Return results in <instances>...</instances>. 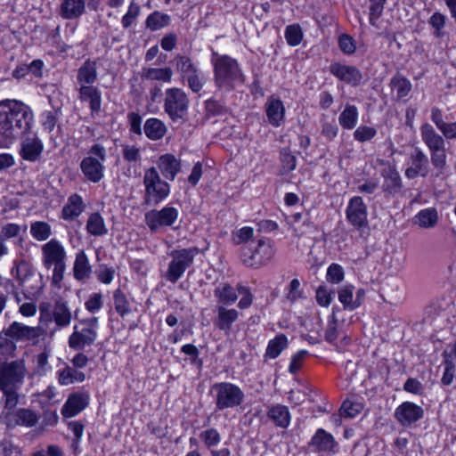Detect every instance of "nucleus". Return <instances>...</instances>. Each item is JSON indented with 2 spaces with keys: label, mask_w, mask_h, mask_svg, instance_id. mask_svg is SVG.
<instances>
[{
  "label": "nucleus",
  "mask_w": 456,
  "mask_h": 456,
  "mask_svg": "<svg viewBox=\"0 0 456 456\" xmlns=\"http://www.w3.org/2000/svg\"><path fill=\"white\" fill-rule=\"evenodd\" d=\"M33 112L25 103L15 100L0 102V134L13 141L31 128Z\"/></svg>",
  "instance_id": "1"
},
{
  "label": "nucleus",
  "mask_w": 456,
  "mask_h": 456,
  "mask_svg": "<svg viewBox=\"0 0 456 456\" xmlns=\"http://www.w3.org/2000/svg\"><path fill=\"white\" fill-rule=\"evenodd\" d=\"M42 259L46 269L53 266L52 283L61 288L66 270V251L63 246L56 239H52L42 246Z\"/></svg>",
  "instance_id": "2"
},
{
  "label": "nucleus",
  "mask_w": 456,
  "mask_h": 456,
  "mask_svg": "<svg viewBox=\"0 0 456 456\" xmlns=\"http://www.w3.org/2000/svg\"><path fill=\"white\" fill-rule=\"evenodd\" d=\"M420 135L423 142L430 152V161L435 168L443 172L446 166L445 141L441 134L429 124L420 126Z\"/></svg>",
  "instance_id": "3"
},
{
  "label": "nucleus",
  "mask_w": 456,
  "mask_h": 456,
  "mask_svg": "<svg viewBox=\"0 0 456 456\" xmlns=\"http://www.w3.org/2000/svg\"><path fill=\"white\" fill-rule=\"evenodd\" d=\"M164 111L173 123L183 124L189 110V98L181 88L172 87L165 92Z\"/></svg>",
  "instance_id": "4"
},
{
  "label": "nucleus",
  "mask_w": 456,
  "mask_h": 456,
  "mask_svg": "<svg viewBox=\"0 0 456 456\" xmlns=\"http://www.w3.org/2000/svg\"><path fill=\"white\" fill-rule=\"evenodd\" d=\"M143 185L144 204L147 206H156L163 201L170 192L169 184L161 179L158 170L152 167L144 171Z\"/></svg>",
  "instance_id": "5"
},
{
  "label": "nucleus",
  "mask_w": 456,
  "mask_h": 456,
  "mask_svg": "<svg viewBox=\"0 0 456 456\" xmlns=\"http://www.w3.org/2000/svg\"><path fill=\"white\" fill-rule=\"evenodd\" d=\"M98 318L91 317L79 321L73 328L69 338V346L77 351H83L94 345L97 338Z\"/></svg>",
  "instance_id": "6"
},
{
  "label": "nucleus",
  "mask_w": 456,
  "mask_h": 456,
  "mask_svg": "<svg viewBox=\"0 0 456 456\" xmlns=\"http://www.w3.org/2000/svg\"><path fill=\"white\" fill-rule=\"evenodd\" d=\"M199 248L196 247L175 249L170 252L171 261L166 273V279L175 283L190 267L198 255Z\"/></svg>",
  "instance_id": "7"
},
{
  "label": "nucleus",
  "mask_w": 456,
  "mask_h": 456,
  "mask_svg": "<svg viewBox=\"0 0 456 456\" xmlns=\"http://www.w3.org/2000/svg\"><path fill=\"white\" fill-rule=\"evenodd\" d=\"M80 163L84 175L93 183H98L103 177L102 162L106 159V150L101 144H94Z\"/></svg>",
  "instance_id": "8"
},
{
  "label": "nucleus",
  "mask_w": 456,
  "mask_h": 456,
  "mask_svg": "<svg viewBox=\"0 0 456 456\" xmlns=\"http://www.w3.org/2000/svg\"><path fill=\"white\" fill-rule=\"evenodd\" d=\"M26 372L23 360L0 363V389L20 388Z\"/></svg>",
  "instance_id": "9"
},
{
  "label": "nucleus",
  "mask_w": 456,
  "mask_h": 456,
  "mask_svg": "<svg viewBox=\"0 0 456 456\" xmlns=\"http://www.w3.org/2000/svg\"><path fill=\"white\" fill-rule=\"evenodd\" d=\"M216 316L213 323L220 330L228 331V283L220 284L214 290Z\"/></svg>",
  "instance_id": "10"
},
{
  "label": "nucleus",
  "mask_w": 456,
  "mask_h": 456,
  "mask_svg": "<svg viewBox=\"0 0 456 456\" xmlns=\"http://www.w3.org/2000/svg\"><path fill=\"white\" fill-rule=\"evenodd\" d=\"M430 170L429 160L424 151L416 147L409 155L404 175L408 179L426 177Z\"/></svg>",
  "instance_id": "11"
},
{
  "label": "nucleus",
  "mask_w": 456,
  "mask_h": 456,
  "mask_svg": "<svg viewBox=\"0 0 456 456\" xmlns=\"http://www.w3.org/2000/svg\"><path fill=\"white\" fill-rule=\"evenodd\" d=\"M178 218V211L174 207H165L161 210H151L145 214V222L151 232L163 226H172Z\"/></svg>",
  "instance_id": "12"
},
{
  "label": "nucleus",
  "mask_w": 456,
  "mask_h": 456,
  "mask_svg": "<svg viewBox=\"0 0 456 456\" xmlns=\"http://www.w3.org/2000/svg\"><path fill=\"white\" fill-rule=\"evenodd\" d=\"M346 216L348 223L354 228L361 230L368 227L367 206L362 197L354 196L349 200Z\"/></svg>",
  "instance_id": "13"
},
{
  "label": "nucleus",
  "mask_w": 456,
  "mask_h": 456,
  "mask_svg": "<svg viewBox=\"0 0 456 456\" xmlns=\"http://www.w3.org/2000/svg\"><path fill=\"white\" fill-rule=\"evenodd\" d=\"M308 446L319 454L332 456L338 452V443L330 433L323 428L316 430L308 443Z\"/></svg>",
  "instance_id": "14"
},
{
  "label": "nucleus",
  "mask_w": 456,
  "mask_h": 456,
  "mask_svg": "<svg viewBox=\"0 0 456 456\" xmlns=\"http://www.w3.org/2000/svg\"><path fill=\"white\" fill-rule=\"evenodd\" d=\"M424 416L422 407L411 402H403L397 406L394 412L396 421L403 428L411 427Z\"/></svg>",
  "instance_id": "15"
},
{
  "label": "nucleus",
  "mask_w": 456,
  "mask_h": 456,
  "mask_svg": "<svg viewBox=\"0 0 456 456\" xmlns=\"http://www.w3.org/2000/svg\"><path fill=\"white\" fill-rule=\"evenodd\" d=\"M4 334L10 336L16 342L36 340L44 334V330L37 327H30L23 323L13 322L7 329H4Z\"/></svg>",
  "instance_id": "16"
},
{
  "label": "nucleus",
  "mask_w": 456,
  "mask_h": 456,
  "mask_svg": "<svg viewBox=\"0 0 456 456\" xmlns=\"http://www.w3.org/2000/svg\"><path fill=\"white\" fill-rule=\"evenodd\" d=\"M4 420L9 428H13L16 426L31 428L37 423L38 417L35 411L29 409L20 408L6 412L4 416Z\"/></svg>",
  "instance_id": "17"
},
{
  "label": "nucleus",
  "mask_w": 456,
  "mask_h": 456,
  "mask_svg": "<svg viewBox=\"0 0 456 456\" xmlns=\"http://www.w3.org/2000/svg\"><path fill=\"white\" fill-rule=\"evenodd\" d=\"M330 72L339 80L352 86H359L362 79V72L356 67L343 65L338 62L330 64Z\"/></svg>",
  "instance_id": "18"
},
{
  "label": "nucleus",
  "mask_w": 456,
  "mask_h": 456,
  "mask_svg": "<svg viewBox=\"0 0 456 456\" xmlns=\"http://www.w3.org/2000/svg\"><path fill=\"white\" fill-rule=\"evenodd\" d=\"M381 175L384 179L383 191L389 196L398 194L403 188V181L395 166L388 164L387 167L381 171Z\"/></svg>",
  "instance_id": "19"
},
{
  "label": "nucleus",
  "mask_w": 456,
  "mask_h": 456,
  "mask_svg": "<svg viewBox=\"0 0 456 456\" xmlns=\"http://www.w3.org/2000/svg\"><path fill=\"white\" fill-rule=\"evenodd\" d=\"M43 150V142L37 135L28 136L20 143V155L27 161L35 162L40 158Z\"/></svg>",
  "instance_id": "20"
},
{
  "label": "nucleus",
  "mask_w": 456,
  "mask_h": 456,
  "mask_svg": "<svg viewBox=\"0 0 456 456\" xmlns=\"http://www.w3.org/2000/svg\"><path fill=\"white\" fill-rule=\"evenodd\" d=\"M86 0H61L58 13L64 20H76L86 12Z\"/></svg>",
  "instance_id": "21"
},
{
  "label": "nucleus",
  "mask_w": 456,
  "mask_h": 456,
  "mask_svg": "<svg viewBox=\"0 0 456 456\" xmlns=\"http://www.w3.org/2000/svg\"><path fill=\"white\" fill-rule=\"evenodd\" d=\"M158 168L162 175L170 181L175 180L181 170V162L172 154H164L157 161Z\"/></svg>",
  "instance_id": "22"
},
{
  "label": "nucleus",
  "mask_w": 456,
  "mask_h": 456,
  "mask_svg": "<svg viewBox=\"0 0 456 456\" xmlns=\"http://www.w3.org/2000/svg\"><path fill=\"white\" fill-rule=\"evenodd\" d=\"M212 62L214 64L215 82L216 86L222 87L228 83V57L219 55L216 52H212Z\"/></svg>",
  "instance_id": "23"
},
{
  "label": "nucleus",
  "mask_w": 456,
  "mask_h": 456,
  "mask_svg": "<svg viewBox=\"0 0 456 456\" xmlns=\"http://www.w3.org/2000/svg\"><path fill=\"white\" fill-rule=\"evenodd\" d=\"M255 268H259L266 265L274 255V248L272 240L269 239H261L257 241V246L255 248Z\"/></svg>",
  "instance_id": "24"
},
{
  "label": "nucleus",
  "mask_w": 456,
  "mask_h": 456,
  "mask_svg": "<svg viewBox=\"0 0 456 456\" xmlns=\"http://www.w3.org/2000/svg\"><path fill=\"white\" fill-rule=\"evenodd\" d=\"M88 404V395L73 394L66 401L61 413L66 418H71L82 411Z\"/></svg>",
  "instance_id": "25"
},
{
  "label": "nucleus",
  "mask_w": 456,
  "mask_h": 456,
  "mask_svg": "<svg viewBox=\"0 0 456 456\" xmlns=\"http://www.w3.org/2000/svg\"><path fill=\"white\" fill-rule=\"evenodd\" d=\"M266 116L270 124L279 126L284 119L285 108L282 102L273 96H270L265 103Z\"/></svg>",
  "instance_id": "26"
},
{
  "label": "nucleus",
  "mask_w": 456,
  "mask_h": 456,
  "mask_svg": "<svg viewBox=\"0 0 456 456\" xmlns=\"http://www.w3.org/2000/svg\"><path fill=\"white\" fill-rule=\"evenodd\" d=\"M267 417L279 428H286L290 423V413L289 408L282 404L269 406L267 410Z\"/></svg>",
  "instance_id": "27"
},
{
  "label": "nucleus",
  "mask_w": 456,
  "mask_h": 456,
  "mask_svg": "<svg viewBox=\"0 0 456 456\" xmlns=\"http://www.w3.org/2000/svg\"><path fill=\"white\" fill-rule=\"evenodd\" d=\"M167 127L165 123L156 118H148L143 126L145 135L151 141L162 139L167 134Z\"/></svg>",
  "instance_id": "28"
},
{
  "label": "nucleus",
  "mask_w": 456,
  "mask_h": 456,
  "mask_svg": "<svg viewBox=\"0 0 456 456\" xmlns=\"http://www.w3.org/2000/svg\"><path fill=\"white\" fill-rule=\"evenodd\" d=\"M73 273L77 281L88 279L92 273V267L84 250L79 251L76 255Z\"/></svg>",
  "instance_id": "29"
},
{
  "label": "nucleus",
  "mask_w": 456,
  "mask_h": 456,
  "mask_svg": "<svg viewBox=\"0 0 456 456\" xmlns=\"http://www.w3.org/2000/svg\"><path fill=\"white\" fill-rule=\"evenodd\" d=\"M83 211V200L77 194L69 197L68 202L62 208L61 217L65 220H73Z\"/></svg>",
  "instance_id": "30"
},
{
  "label": "nucleus",
  "mask_w": 456,
  "mask_h": 456,
  "mask_svg": "<svg viewBox=\"0 0 456 456\" xmlns=\"http://www.w3.org/2000/svg\"><path fill=\"white\" fill-rule=\"evenodd\" d=\"M438 212L434 208L420 210L413 218V223L421 228L430 229L438 222Z\"/></svg>",
  "instance_id": "31"
},
{
  "label": "nucleus",
  "mask_w": 456,
  "mask_h": 456,
  "mask_svg": "<svg viewBox=\"0 0 456 456\" xmlns=\"http://www.w3.org/2000/svg\"><path fill=\"white\" fill-rule=\"evenodd\" d=\"M86 375L77 368L66 365L59 371V383L62 386H69L76 382L81 383L85 380Z\"/></svg>",
  "instance_id": "32"
},
{
  "label": "nucleus",
  "mask_w": 456,
  "mask_h": 456,
  "mask_svg": "<svg viewBox=\"0 0 456 456\" xmlns=\"http://www.w3.org/2000/svg\"><path fill=\"white\" fill-rule=\"evenodd\" d=\"M173 70L169 67L166 68H144L142 77L146 80H156L164 83H169L172 80Z\"/></svg>",
  "instance_id": "33"
},
{
  "label": "nucleus",
  "mask_w": 456,
  "mask_h": 456,
  "mask_svg": "<svg viewBox=\"0 0 456 456\" xmlns=\"http://www.w3.org/2000/svg\"><path fill=\"white\" fill-rule=\"evenodd\" d=\"M53 320L57 326L59 327H66L70 324L71 322V313L63 300H58L55 302L53 310Z\"/></svg>",
  "instance_id": "34"
},
{
  "label": "nucleus",
  "mask_w": 456,
  "mask_h": 456,
  "mask_svg": "<svg viewBox=\"0 0 456 456\" xmlns=\"http://www.w3.org/2000/svg\"><path fill=\"white\" fill-rule=\"evenodd\" d=\"M77 79L80 84H94L97 79L95 61H86L77 70Z\"/></svg>",
  "instance_id": "35"
},
{
  "label": "nucleus",
  "mask_w": 456,
  "mask_h": 456,
  "mask_svg": "<svg viewBox=\"0 0 456 456\" xmlns=\"http://www.w3.org/2000/svg\"><path fill=\"white\" fill-rule=\"evenodd\" d=\"M239 297L238 306L240 309H246L251 305L253 295L248 287L239 284L234 291H230V304L235 302Z\"/></svg>",
  "instance_id": "36"
},
{
  "label": "nucleus",
  "mask_w": 456,
  "mask_h": 456,
  "mask_svg": "<svg viewBox=\"0 0 456 456\" xmlns=\"http://www.w3.org/2000/svg\"><path fill=\"white\" fill-rule=\"evenodd\" d=\"M86 230L88 233L94 236H103L108 233L103 217L100 213H92L86 223Z\"/></svg>",
  "instance_id": "37"
},
{
  "label": "nucleus",
  "mask_w": 456,
  "mask_h": 456,
  "mask_svg": "<svg viewBox=\"0 0 456 456\" xmlns=\"http://www.w3.org/2000/svg\"><path fill=\"white\" fill-rule=\"evenodd\" d=\"M170 21L171 17L168 14L155 11L147 17L145 26L150 30L156 31L167 27Z\"/></svg>",
  "instance_id": "38"
},
{
  "label": "nucleus",
  "mask_w": 456,
  "mask_h": 456,
  "mask_svg": "<svg viewBox=\"0 0 456 456\" xmlns=\"http://www.w3.org/2000/svg\"><path fill=\"white\" fill-rule=\"evenodd\" d=\"M357 120V108L354 105L346 104L344 110L338 117V122L340 126L345 129L351 130L355 126Z\"/></svg>",
  "instance_id": "39"
},
{
  "label": "nucleus",
  "mask_w": 456,
  "mask_h": 456,
  "mask_svg": "<svg viewBox=\"0 0 456 456\" xmlns=\"http://www.w3.org/2000/svg\"><path fill=\"white\" fill-rule=\"evenodd\" d=\"M11 272L21 286L33 275L32 265L25 260L15 263Z\"/></svg>",
  "instance_id": "40"
},
{
  "label": "nucleus",
  "mask_w": 456,
  "mask_h": 456,
  "mask_svg": "<svg viewBox=\"0 0 456 456\" xmlns=\"http://www.w3.org/2000/svg\"><path fill=\"white\" fill-rule=\"evenodd\" d=\"M288 346V339L284 334L277 335L270 340L265 351V357L274 359Z\"/></svg>",
  "instance_id": "41"
},
{
  "label": "nucleus",
  "mask_w": 456,
  "mask_h": 456,
  "mask_svg": "<svg viewBox=\"0 0 456 456\" xmlns=\"http://www.w3.org/2000/svg\"><path fill=\"white\" fill-rule=\"evenodd\" d=\"M30 233L38 241H45L52 235L51 225L44 221H36L30 224Z\"/></svg>",
  "instance_id": "42"
},
{
  "label": "nucleus",
  "mask_w": 456,
  "mask_h": 456,
  "mask_svg": "<svg viewBox=\"0 0 456 456\" xmlns=\"http://www.w3.org/2000/svg\"><path fill=\"white\" fill-rule=\"evenodd\" d=\"M113 300L115 310L121 317L131 313L130 303L121 289H118L114 291Z\"/></svg>",
  "instance_id": "43"
},
{
  "label": "nucleus",
  "mask_w": 456,
  "mask_h": 456,
  "mask_svg": "<svg viewBox=\"0 0 456 456\" xmlns=\"http://www.w3.org/2000/svg\"><path fill=\"white\" fill-rule=\"evenodd\" d=\"M390 85L394 90L396 91V96L398 99H402L408 95L411 90V82L404 77L396 75L392 77Z\"/></svg>",
  "instance_id": "44"
},
{
  "label": "nucleus",
  "mask_w": 456,
  "mask_h": 456,
  "mask_svg": "<svg viewBox=\"0 0 456 456\" xmlns=\"http://www.w3.org/2000/svg\"><path fill=\"white\" fill-rule=\"evenodd\" d=\"M354 287L351 284H346L338 290V300L345 309L351 311L356 309V305L354 303Z\"/></svg>",
  "instance_id": "45"
},
{
  "label": "nucleus",
  "mask_w": 456,
  "mask_h": 456,
  "mask_svg": "<svg viewBox=\"0 0 456 456\" xmlns=\"http://www.w3.org/2000/svg\"><path fill=\"white\" fill-rule=\"evenodd\" d=\"M182 79L183 82L187 83L188 87L193 93H199L203 88V86L206 82V78L198 69H196L191 73H189Z\"/></svg>",
  "instance_id": "46"
},
{
  "label": "nucleus",
  "mask_w": 456,
  "mask_h": 456,
  "mask_svg": "<svg viewBox=\"0 0 456 456\" xmlns=\"http://www.w3.org/2000/svg\"><path fill=\"white\" fill-rule=\"evenodd\" d=\"M280 159L281 164V173L282 175L289 174L297 167V158L289 150L283 148L280 152Z\"/></svg>",
  "instance_id": "47"
},
{
  "label": "nucleus",
  "mask_w": 456,
  "mask_h": 456,
  "mask_svg": "<svg viewBox=\"0 0 456 456\" xmlns=\"http://www.w3.org/2000/svg\"><path fill=\"white\" fill-rule=\"evenodd\" d=\"M369 21L377 27V20L382 16L387 0H369Z\"/></svg>",
  "instance_id": "48"
},
{
  "label": "nucleus",
  "mask_w": 456,
  "mask_h": 456,
  "mask_svg": "<svg viewBox=\"0 0 456 456\" xmlns=\"http://www.w3.org/2000/svg\"><path fill=\"white\" fill-rule=\"evenodd\" d=\"M285 38L290 46L298 45L303 39V32L299 24L287 26L285 29Z\"/></svg>",
  "instance_id": "49"
},
{
  "label": "nucleus",
  "mask_w": 456,
  "mask_h": 456,
  "mask_svg": "<svg viewBox=\"0 0 456 456\" xmlns=\"http://www.w3.org/2000/svg\"><path fill=\"white\" fill-rule=\"evenodd\" d=\"M338 321L336 317L335 311L330 317L328 325L324 333V338L327 342L333 344L338 338Z\"/></svg>",
  "instance_id": "50"
},
{
  "label": "nucleus",
  "mask_w": 456,
  "mask_h": 456,
  "mask_svg": "<svg viewBox=\"0 0 456 456\" xmlns=\"http://www.w3.org/2000/svg\"><path fill=\"white\" fill-rule=\"evenodd\" d=\"M175 61L176 69L181 74L182 78L197 69L191 60L187 56L177 55Z\"/></svg>",
  "instance_id": "51"
},
{
  "label": "nucleus",
  "mask_w": 456,
  "mask_h": 456,
  "mask_svg": "<svg viewBox=\"0 0 456 456\" xmlns=\"http://www.w3.org/2000/svg\"><path fill=\"white\" fill-rule=\"evenodd\" d=\"M141 7L134 1L129 4L126 13L122 17L121 23L124 28H128L140 15Z\"/></svg>",
  "instance_id": "52"
},
{
  "label": "nucleus",
  "mask_w": 456,
  "mask_h": 456,
  "mask_svg": "<svg viewBox=\"0 0 456 456\" xmlns=\"http://www.w3.org/2000/svg\"><path fill=\"white\" fill-rule=\"evenodd\" d=\"M15 340L4 334V330L0 332V353L3 355H12L17 349Z\"/></svg>",
  "instance_id": "53"
},
{
  "label": "nucleus",
  "mask_w": 456,
  "mask_h": 456,
  "mask_svg": "<svg viewBox=\"0 0 456 456\" xmlns=\"http://www.w3.org/2000/svg\"><path fill=\"white\" fill-rule=\"evenodd\" d=\"M362 405L360 403L346 400L341 405L340 413L343 417L352 419L357 416L362 411Z\"/></svg>",
  "instance_id": "54"
},
{
  "label": "nucleus",
  "mask_w": 456,
  "mask_h": 456,
  "mask_svg": "<svg viewBox=\"0 0 456 456\" xmlns=\"http://www.w3.org/2000/svg\"><path fill=\"white\" fill-rule=\"evenodd\" d=\"M213 391L216 392V404L219 409L228 407V384H216L213 387Z\"/></svg>",
  "instance_id": "55"
},
{
  "label": "nucleus",
  "mask_w": 456,
  "mask_h": 456,
  "mask_svg": "<svg viewBox=\"0 0 456 456\" xmlns=\"http://www.w3.org/2000/svg\"><path fill=\"white\" fill-rule=\"evenodd\" d=\"M376 134L377 130L374 127L360 126L354 132V138L360 142H364L371 140Z\"/></svg>",
  "instance_id": "56"
},
{
  "label": "nucleus",
  "mask_w": 456,
  "mask_h": 456,
  "mask_svg": "<svg viewBox=\"0 0 456 456\" xmlns=\"http://www.w3.org/2000/svg\"><path fill=\"white\" fill-rule=\"evenodd\" d=\"M253 236L251 227H243L232 232V240L235 246L246 245V242Z\"/></svg>",
  "instance_id": "57"
},
{
  "label": "nucleus",
  "mask_w": 456,
  "mask_h": 456,
  "mask_svg": "<svg viewBox=\"0 0 456 456\" xmlns=\"http://www.w3.org/2000/svg\"><path fill=\"white\" fill-rule=\"evenodd\" d=\"M238 255L239 258L241 261V263L248 267L255 268V265H253V262L255 261V250L251 248L248 247L247 245H241L238 249Z\"/></svg>",
  "instance_id": "58"
},
{
  "label": "nucleus",
  "mask_w": 456,
  "mask_h": 456,
  "mask_svg": "<svg viewBox=\"0 0 456 456\" xmlns=\"http://www.w3.org/2000/svg\"><path fill=\"white\" fill-rule=\"evenodd\" d=\"M327 280L332 283H339L344 280V270L338 264H331L327 270Z\"/></svg>",
  "instance_id": "59"
},
{
  "label": "nucleus",
  "mask_w": 456,
  "mask_h": 456,
  "mask_svg": "<svg viewBox=\"0 0 456 456\" xmlns=\"http://www.w3.org/2000/svg\"><path fill=\"white\" fill-rule=\"evenodd\" d=\"M20 388H12L7 390H2L5 396L4 408L10 410V411H14V408L19 403V394L17 391Z\"/></svg>",
  "instance_id": "60"
},
{
  "label": "nucleus",
  "mask_w": 456,
  "mask_h": 456,
  "mask_svg": "<svg viewBox=\"0 0 456 456\" xmlns=\"http://www.w3.org/2000/svg\"><path fill=\"white\" fill-rule=\"evenodd\" d=\"M307 355L308 352L306 350H300L296 354H294L291 358L289 371L291 374L297 373L298 370L301 369L303 362Z\"/></svg>",
  "instance_id": "61"
},
{
  "label": "nucleus",
  "mask_w": 456,
  "mask_h": 456,
  "mask_svg": "<svg viewBox=\"0 0 456 456\" xmlns=\"http://www.w3.org/2000/svg\"><path fill=\"white\" fill-rule=\"evenodd\" d=\"M445 16L440 12H435L429 19V24L435 28L434 35L436 37H442L441 30L445 25Z\"/></svg>",
  "instance_id": "62"
},
{
  "label": "nucleus",
  "mask_w": 456,
  "mask_h": 456,
  "mask_svg": "<svg viewBox=\"0 0 456 456\" xmlns=\"http://www.w3.org/2000/svg\"><path fill=\"white\" fill-rule=\"evenodd\" d=\"M122 155L127 162H136L141 159L140 149L134 145H126L122 149Z\"/></svg>",
  "instance_id": "63"
},
{
  "label": "nucleus",
  "mask_w": 456,
  "mask_h": 456,
  "mask_svg": "<svg viewBox=\"0 0 456 456\" xmlns=\"http://www.w3.org/2000/svg\"><path fill=\"white\" fill-rule=\"evenodd\" d=\"M129 122L130 132L141 135L142 134V117L136 112H130L127 114Z\"/></svg>",
  "instance_id": "64"
}]
</instances>
